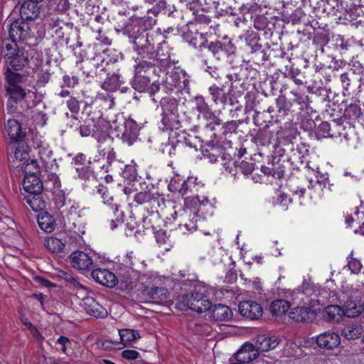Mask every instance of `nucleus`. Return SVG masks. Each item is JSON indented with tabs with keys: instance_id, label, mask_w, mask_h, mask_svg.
Listing matches in <instances>:
<instances>
[{
	"instance_id": "dca6fc26",
	"label": "nucleus",
	"mask_w": 364,
	"mask_h": 364,
	"mask_svg": "<svg viewBox=\"0 0 364 364\" xmlns=\"http://www.w3.org/2000/svg\"><path fill=\"white\" fill-rule=\"evenodd\" d=\"M259 353L255 346L251 343H246L237 351L232 360L237 363L247 364L256 359Z\"/></svg>"
},
{
	"instance_id": "37998d69",
	"label": "nucleus",
	"mask_w": 364,
	"mask_h": 364,
	"mask_svg": "<svg viewBox=\"0 0 364 364\" xmlns=\"http://www.w3.org/2000/svg\"><path fill=\"white\" fill-rule=\"evenodd\" d=\"M316 136L317 139L333 138L336 133L331 128L330 123L328 122H321L316 129Z\"/></svg>"
},
{
	"instance_id": "473e14b6",
	"label": "nucleus",
	"mask_w": 364,
	"mask_h": 364,
	"mask_svg": "<svg viewBox=\"0 0 364 364\" xmlns=\"http://www.w3.org/2000/svg\"><path fill=\"white\" fill-rule=\"evenodd\" d=\"M38 223L41 229L46 232H51L55 228V220L53 216L47 212L38 215Z\"/></svg>"
},
{
	"instance_id": "09e8293b",
	"label": "nucleus",
	"mask_w": 364,
	"mask_h": 364,
	"mask_svg": "<svg viewBox=\"0 0 364 364\" xmlns=\"http://www.w3.org/2000/svg\"><path fill=\"white\" fill-rule=\"evenodd\" d=\"M46 247L54 253L61 252L65 248V244L57 237H50L46 240Z\"/></svg>"
},
{
	"instance_id": "393cba45",
	"label": "nucleus",
	"mask_w": 364,
	"mask_h": 364,
	"mask_svg": "<svg viewBox=\"0 0 364 364\" xmlns=\"http://www.w3.org/2000/svg\"><path fill=\"white\" fill-rule=\"evenodd\" d=\"M181 127V122L178 114H161V125L159 128L164 132H171L178 129Z\"/></svg>"
},
{
	"instance_id": "79ce46f5",
	"label": "nucleus",
	"mask_w": 364,
	"mask_h": 364,
	"mask_svg": "<svg viewBox=\"0 0 364 364\" xmlns=\"http://www.w3.org/2000/svg\"><path fill=\"white\" fill-rule=\"evenodd\" d=\"M120 340L123 345L127 346L139 338V333L132 329H121L119 331Z\"/></svg>"
},
{
	"instance_id": "a18cd8bd",
	"label": "nucleus",
	"mask_w": 364,
	"mask_h": 364,
	"mask_svg": "<svg viewBox=\"0 0 364 364\" xmlns=\"http://www.w3.org/2000/svg\"><path fill=\"white\" fill-rule=\"evenodd\" d=\"M92 136L94 137L98 142H104L107 140L112 141L109 134L99 123L93 125V132Z\"/></svg>"
},
{
	"instance_id": "c9c22d12",
	"label": "nucleus",
	"mask_w": 364,
	"mask_h": 364,
	"mask_svg": "<svg viewBox=\"0 0 364 364\" xmlns=\"http://www.w3.org/2000/svg\"><path fill=\"white\" fill-rule=\"evenodd\" d=\"M117 284L120 289L129 292L136 287L137 279L133 278L129 274H124L119 279L117 278Z\"/></svg>"
},
{
	"instance_id": "20e7f679",
	"label": "nucleus",
	"mask_w": 364,
	"mask_h": 364,
	"mask_svg": "<svg viewBox=\"0 0 364 364\" xmlns=\"http://www.w3.org/2000/svg\"><path fill=\"white\" fill-rule=\"evenodd\" d=\"M245 41L248 48L249 61L259 65L268 60V57L259 43L260 38L258 33L251 31L245 36Z\"/></svg>"
},
{
	"instance_id": "72a5a7b5",
	"label": "nucleus",
	"mask_w": 364,
	"mask_h": 364,
	"mask_svg": "<svg viewBox=\"0 0 364 364\" xmlns=\"http://www.w3.org/2000/svg\"><path fill=\"white\" fill-rule=\"evenodd\" d=\"M273 134L267 128L259 129L252 139L257 146H267L270 144Z\"/></svg>"
},
{
	"instance_id": "f03ea898",
	"label": "nucleus",
	"mask_w": 364,
	"mask_h": 364,
	"mask_svg": "<svg viewBox=\"0 0 364 364\" xmlns=\"http://www.w3.org/2000/svg\"><path fill=\"white\" fill-rule=\"evenodd\" d=\"M1 55L5 59V69L7 68L15 71L21 70L27 62L23 49H20L15 42L6 39L1 46Z\"/></svg>"
},
{
	"instance_id": "f257e3e1",
	"label": "nucleus",
	"mask_w": 364,
	"mask_h": 364,
	"mask_svg": "<svg viewBox=\"0 0 364 364\" xmlns=\"http://www.w3.org/2000/svg\"><path fill=\"white\" fill-rule=\"evenodd\" d=\"M127 32L134 50L141 57L140 60L150 58L154 45L149 38L146 29L139 24H132L127 27Z\"/></svg>"
},
{
	"instance_id": "7c9ffc66",
	"label": "nucleus",
	"mask_w": 364,
	"mask_h": 364,
	"mask_svg": "<svg viewBox=\"0 0 364 364\" xmlns=\"http://www.w3.org/2000/svg\"><path fill=\"white\" fill-rule=\"evenodd\" d=\"M212 317L216 321H225L232 318V313L229 306L223 304L214 305L212 309Z\"/></svg>"
},
{
	"instance_id": "3c124183",
	"label": "nucleus",
	"mask_w": 364,
	"mask_h": 364,
	"mask_svg": "<svg viewBox=\"0 0 364 364\" xmlns=\"http://www.w3.org/2000/svg\"><path fill=\"white\" fill-rule=\"evenodd\" d=\"M14 158L18 162H27L30 160L29 152L27 147H24L23 145L21 146L20 144L15 149Z\"/></svg>"
},
{
	"instance_id": "ddd939ff",
	"label": "nucleus",
	"mask_w": 364,
	"mask_h": 364,
	"mask_svg": "<svg viewBox=\"0 0 364 364\" xmlns=\"http://www.w3.org/2000/svg\"><path fill=\"white\" fill-rule=\"evenodd\" d=\"M240 314L252 320L259 318L263 313L260 304L254 301H244L238 305Z\"/></svg>"
},
{
	"instance_id": "4468645a",
	"label": "nucleus",
	"mask_w": 364,
	"mask_h": 364,
	"mask_svg": "<svg viewBox=\"0 0 364 364\" xmlns=\"http://www.w3.org/2000/svg\"><path fill=\"white\" fill-rule=\"evenodd\" d=\"M316 343L319 348L332 350L340 345L341 338L338 334L329 331L318 335Z\"/></svg>"
},
{
	"instance_id": "5701e85b",
	"label": "nucleus",
	"mask_w": 364,
	"mask_h": 364,
	"mask_svg": "<svg viewBox=\"0 0 364 364\" xmlns=\"http://www.w3.org/2000/svg\"><path fill=\"white\" fill-rule=\"evenodd\" d=\"M23 186L28 194L41 193L43 188V182L38 176H24Z\"/></svg>"
},
{
	"instance_id": "69168bd1",
	"label": "nucleus",
	"mask_w": 364,
	"mask_h": 364,
	"mask_svg": "<svg viewBox=\"0 0 364 364\" xmlns=\"http://www.w3.org/2000/svg\"><path fill=\"white\" fill-rule=\"evenodd\" d=\"M304 14L301 9H297L293 11V13L289 16V21L292 23V24H297L301 22V18L304 17Z\"/></svg>"
},
{
	"instance_id": "0e129e2a",
	"label": "nucleus",
	"mask_w": 364,
	"mask_h": 364,
	"mask_svg": "<svg viewBox=\"0 0 364 364\" xmlns=\"http://www.w3.org/2000/svg\"><path fill=\"white\" fill-rule=\"evenodd\" d=\"M348 267L353 273L358 274L362 268V264L359 260L351 258L348 262Z\"/></svg>"
},
{
	"instance_id": "864d4df0",
	"label": "nucleus",
	"mask_w": 364,
	"mask_h": 364,
	"mask_svg": "<svg viewBox=\"0 0 364 364\" xmlns=\"http://www.w3.org/2000/svg\"><path fill=\"white\" fill-rule=\"evenodd\" d=\"M276 105L277 108L278 109L277 111L281 117H284L287 114L290 109V105L284 96L279 95L277 99Z\"/></svg>"
},
{
	"instance_id": "9b49d317",
	"label": "nucleus",
	"mask_w": 364,
	"mask_h": 364,
	"mask_svg": "<svg viewBox=\"0 0 364 364\" xmlns=\"http://www.w3.org/2000/svg\"><path fill=\"white\" fill-rule=\"evenodd\" d=\"M189 200L192 204L196 205L198 203H200V200L198 197L193 198L191 199L186 198V207L183 208L180 215L182 218H186V217H189V221L188 223H185L184 226L188 230H195L197 229L196 223L199 219V216L196 209H193L187 205Z\"/></svg>"
},
{
	"instance_id": "6e6d98bb",
	"label": "nucleus",
	"mask_w": 364,
	"mask_h": 364,
	"mask_svg": "<svg viewBox=\"0 0 364 364\" xmlns=\"http://www.w3.org/2000/svg\"><path fill=\"white\" fill-rule=\"evenodd\" d=\"M346 315L348 317H356L362 315L364 317V304L359 306L353 304V306H350V304L346 306Z\"/></svg>"
},
{
	"instance_id": "a878e982",
	"label": "nucleus",
	"mask_w": 364,
	"mask_h": 364,
	"mask_svg": "<svg viewBox=\"0 0 364 364\" xmlns=\"http://www.w3.org/2000/svg\"><path fill=\"white\" fill-rule=\"evenodd\" d=\"M5 129L9 138L14 141L21 140L24 136L21 126L16 119H9L5 125Z\"/></svg>"
},
{
	"instance_id": "e433bc0d",
	"label": "nucleus",
	"mask_w": 364,
	"mask_h": 364,
	"mask_svg": "<svg viewBox=\"0 0 364 364\" xmlns=\"http://www.w3.org/2000/svg\"><path fill=\"white\" fill-rule=\"evenodd\" d=\"M289 309V301L284 299L274 301L270 306V311L274 316H282L285 314Z\"/></svg>"
},
{
	"instance_id": "9d476101",
	"label": "nucleus",
	"mask_w": 364,
	"mask_h": 364,
	"mask_svg": "<svg viewBox=\"0 0 364 364\" xmlns=\"http://www.w3.org/2000/svg\"><path fill=\"white\" fill-rule=\"evenodd\" d=\"M39 3L31 0L23 1L19 9L21 19L23 21H32L38 18L40 14Z\"/></svg>"
},
{
	"instance_id": "de8ad7c7",
	"label": "nucleus",
	"mask_w": 364,
	"mask_h": 364,
	"mask_svg": "<svg viewBox=\"0 0 364 364\" xmlns=\"http://www.w3.org/2000/svg\"><path fill=\"white\" fill-rule=\"evenodd\" d=\"M8 85H19L18 83L23 82V76L18 73L12 71L11 68H7L4 73Z\"/></svg>"
},
{
	"instance_id": "ea45409f",
	"label": "nucleus",
	"mask_w": 364,
	"mask_h": 364,
	"mask_svg": "<svg viewBox=\"0 0 364 364\" xmlns=\"http://www.w3.org/2000/svg\"><path fill=\"white\" fill-rule=\"evenodd\" d=\"M149 12L152 13L154 15L156 16L159 14H162L164 15L171 16L174 11V6L171 5H167L166 2L164 0L159 1L156 4L149 10Z\"/></svg>"
},
{
	"instance_id": "338daca9",
	"label": "nucleus",
	"mask_w": 364,
	"mask_h": 364,
	"mask_svg": "<svg viewBox=\"0 0 364 364\" xmlns=\"http://www.w3.org/2000/svg\"><path fill=\"white\" fill-rule=\"evenodd\" d=\"M67 106L72 113H77L80 110V102L75 97H70L67 101Z\"/></svg>"
},
{
	"instance_id": "49530a36",
	"label": "nucleus",
	"mask_w": 364,
	"mask_h": 364,
	"mask_svg": "<svg viewBox=\"0 0 364 364\" xmlns=\"http://www.w3.org/2000/svg\"><path fill=\"white\" fill-rule=\"evenodd\" d=\"M362 116L361 109L358 105L350 104L345 109L343 117L350 120L359 119Z\"/></svg>"
},
{
	"instance_id": "603ef678",
	"label": "nucleus",
	"mask_w": 364,
	"mask_h": 364,
	"mask_svg": "<svg viewBox=\"0 0 364 364\" xmlns=\"http://www.w3.org/2000/svg\"><path fill=\"white\" fill-rule=\"evenodd\" d=\"M58 277L66 282L67 284H70L75 287H82L80 283L69 272L60 270L58 273Z\"/></svg>"
},
{
	"instance_id": "13d9d810",
	"label": "nucleus",
	"mask_w": 364,
	"mask_h": 364,
	"mask_svg": "<svg viewBox=\"0 0 364 364\" xmlns=\"http://www.w3.org/2000/svg\"><path fill=\"white\" fill-rule=\"evenodd\" d=\"M204 64L206 65V71L212 76V77L218 80L222 77L220 71L218 68L213 64H208L207 60H204Z\"/></svg>"
},
{
	"instance_id": "4c0bfd02",
	"label": "nucleus",
	"mask_w": 364,
	"mask_h": 364,
	"mask_svg": "<svg viewBox=\"0 0 364 364\" xmlns=\"http://www.w3.org/2000/svg\"><path fill=\"white\" fill-rule=\"evenodd\" d=\"M16 167H21L24 173V176H38L40 168L36 159H30L27 162L16 164Z\"/></svg>"
},
{
	"instance_id": "8fccbe9b",
	"label": "nucleus",
	"mask_w": 364,
	"mask_h": 364,
	"mask_svg": "<svg viewBox=\"0 0 364 364\" xmlns=\"http://www.w3.org/2000/svg\"><path fill=\"white\" fill-rule=\"evenodd\" d=\"M329 41V35L328 33L325 30H318L315 32L313 42L314 44L319 46L322 48V51H323V48L328 43Z\"/></svg>"
},
{
	"instance_id": "7ed1b4c3",
	"label": "nucleus",
	"mask_w": 364,
	"mask_h": 364,
	"mask_svg": "<svg viewBox=\"0 0 364 364\" xmlns=\"http://www.w3.org/2000/svg\"><path fill=\"white\" fill-rule=\"evenodd\" d=\"M114 129L117 132V136L128 145H132L138 138L139 128L138 124L131 119H117L114 122Z\"/></svg>"
},
{
	"instance_id": "680f3d73",
	"label": "nucleus",
	"mask_w": 364,
	"mask_h": 364,
	"mask_svg": "<svg viewBox=\"0 0 364 364\" xmlns=\"http://www.w3.org/2000/svg\"><path fill=\"white\" fill-rule=\"evenodd\" d=\"M151 194L146 191H141L134 195V200L138 204H142L151 200Z\"/></svg>"
},
{
	"instance_id": "a211bd4d",
	"label": "nucleus",
	"mask_w": 364,
	"mask_h": 364,
	"mask_svg": "<svg viewBox=\"0 0 364 364\" xmlns=\"http://www.w3.org/2000/svg\"><path fill=\"white\" fill-rule=\"evenodd\" d=\"M141 294L157 304L166 300L169 294L168 291L166 288L156 286H144L141 290Z\"/></svg>"
},
{
	"instance_id": "052dcab7",
	"label": "nucleus",
	"mask_w": 364,
	"mask_h": 364,
	"mask_svg": "<svg viewBox=\"0 0 364 364\" xmlns=\"http://www.w3.org/2000/svg\"><path fill=\"white\" fill-rule=\"evenodd\" d=\"M37 84L41 86H44L48 82L50 77V73L48 70H41L37 75Z\"/></svg>"
},
{
	"instance_id": "bb28decb",
	"label": "nucleus",
	"mask_w": 364,
	"mask_h": 364,
	"mask_svg": "<svg viewBox=\"0 0 364 364\" xmlns=\"http://www.w3.org/2000/svg\"><path fill=\"white\" fill-rule=\"evenodd\" d=\"M284 145L286 146L285 150H287L288 161H291V164L302 162L304 155L299 144H296L290 140L286 141Z\"/></svg>"
},
{
	"instance_id": "39448f33",
	"label": "nucleus",
	"mask_w": 364,
	"mask_h": 364,
	"mask_svg": "<svg viewBox=\"0 0 364 364\" xmlns=\"http://www.w3.org/2000/svg\"><path fill=\"white\" fill-rule=\"evenodd\" d=\"M107 65L108 63H105L103 56L98 53L93 58L84 60L82 70L87 77L102 79L108 75L107 70Z\"/></svg>"
},
{
	"instance_id": "f8f14e48",
	"label": "nucleus",
	"mask_w": 364,
	"mask_h": 364,
	"mask_svg": "<svg viewBox=\"0 0 364 364\" xmlns=\"http://www.w3.org/2000/svg\"><path fill=\"white\" fill-rule=\"evenodd\" d=\"M92 279L100 284L112 288L116 286L117 277L107 269L97 268L91 272Z\"/></svg>"
},
{
	"instance_id": "4d7b16f0",
	"label": "nucleus",
	"mask_w": 364,
	"mask_h": 364,
	"mask_svg": "<svg viewBox=\"0 0 364 364\" xmlns=\"http://www.w3.org/2000/svg\"><path fill=\"white\" fill-rule=\"evenodd\" d=\"M301 291L308 296H311L313 294L317 295L318 288L314 284L304 282L302 285L300 287Z\"/></svg>"
},
{
	"instance_id": "774afa93",
	"label": "nucleus",
	"mask_w": 364,
	"mask_h": 364,
	"mask_svg": "<svg viewBox=\"0 0 364 364\" xmlns=\"http://www.w3.org/2000/svg\"><path fill=\"white\" fill-rule=\"evenodd\" d=\"M39 156L43 161L48 162V161L53 158V151L48 148H41L39 149Z\"/></svg>"
},
{
	"instance_id": "4be33fe9",
	"label": "nucleus",
	"mask_w": 364,
	"mask_h": 364,
	"mask_svg": "<svg viewBox=\"0 0 364 364\" xmlns=\"http://www.w3.org/2000/svg\"><path fill=\"white\" fill-rule=\"evenodd\" d=\"M82 301L85 309L88 314L96 318H105L107 316V309L92 297H85Z\"/></svg>"
},
{
	"instance_id": "2eb2a0df",
	"label": "nucleus",
	"mask_w": 364,
	"mask_h": 364,
	"mask_svg": "<svg viewBox=\"0 0 364 364\" xmlns=\"http://www.w3.org/2000/svg\"><path fill=\"white\" fill-rule=\"evenodd\" d=\"M70 261L73 268L81 271L90 269L93 264L92 258L82 251H75L71 253Z\"/></svg>"
},
{
	"instance_id": "6ab92c4d",
	"label": "nucleus",
	"mask_w": 364,
	"mask_h": 364,
	"mask_svg": "<svg viewBox=\"0 0 364 364\" xmlns=\"http://www.w3.org/2000/svg\"><path fill=\"white\" fill-rule=\"evenodd\" d=\"M21 20L19 22L18 20L14 21L9 28V37L11 38L10 42H16L18 41H22L26 38L28 34L29 27L27 23Z\"/></svg>"
},
{
	"instance_id": "412c9836",
	"label": "nucleus",
	"mask_w": 364,
	"mask_h": 364,
	"mask_svg": "<svg viewBox=\"0 0 364 364\" xmlns=\"http://www.w3.org/2000/svg\"><path fill=\"white\" fill-rule=\"evenodd\" d=\"M7 94L9 95L8 107L14 110L18 102L24 100L26 93L25 90L20 85H7L6 87Z\"/></svg>"
},
{
	"instance_id": "b1692460",
	"label": "nucleus",
	"mask_w": 364,
	"mask_h": 364,
	"mask_svg": "<svg viewBox=\"0 0 364 364\" xmlns=\"http://www.w3.org/2000/svg\"><path fill=\"white\" fill-rule=\"evenodd\" d=\"M208 91L213 101L215 104L226 105L230 97V91H225V85H222L219 87L216 85H213L209 87Z\"/></svg>"
},
{
	"instance_id": "f3484780",
	"label": "nucleus",
	"mask_w": 364,
	"mask_h": 364,
	"mask_svg": "<svg viewBox=\"0 0 364 364\" xmlns=\"http://www.w3.org/2000/svg\"><path fill=\"white\" fill-rule=\"evenodd\" d=\"M280 341L281 340L276 336L258 335L256 337L255 346H254L258 352H267L274 349L279 344Z\"/></svg>"
},
{
	"instance_id": "c03bdc74",
	"label": "nucleus",
	"mask_w": 364,
	"mask_h": 364,
	"mask_svg": "<svg viewBox=\"0 0 364 364\" xmlns=\"http://www.w3.org/2000/svg\"><path fill=\"white\" fill-rule=\"evenodd\" d=\"M168 188L170 191L178 192L181 196L186 194L189 188L187 181L180 178L172 179Z\"/></svg>"
},
{
	"instance_id": "1a4fd4ad",
	"label": "nucleus",
	"mask_w": 364,
	"mask_h": 364,
	"mask_svg": "<svg viewBox=\"0 0 364 364\" xmlns=\"http://www.w3.org/2000/svg\"><path fill=\"white\" fill-rule=\"evenodd\" d=\"M183 40L199 50L205 48L208 39L205 36L198 32V30L194 25L189 26L187 30L183 34Z\"/></svg>"
},
{
	"instance_id": "cd10ccee",
	"label": "nucleus",
	"mask_w": 364,
	"mask_h": 364,
	"mask_svg": "<svg viewBox=\"0 0 364 364\" xmlns=\"http://www.w3.org/2000/svg\"><path fill=\"white\" fill-rule=\"evenodd\" d=\"M343 314L342 308L337 305H329L322 311L323 318L326 322L338 321Z\"/></svg>"
},
{
	"instance_id": "2f4dec72",
	"label": "nucleus",
	"mask_w": 364,
	"mask_h": 364,
	"mask_svg": "<svg viewBox=\"0 0 364 364\" xmlns=\"http://www.w3.org/2000/svg\"><path fill=\"white\" fill-rule=\"evenodd\" d=\"M183 76H184V71L182 70L167 73L166 80H164L165 86L170 90H172L173 88H178L179 86H181V80Z\"/></svg>"
},
{
	"instance_id": "c85d7f7f",
	"label": "nucleus",
	"mask_w": 364,
	"mask_h": 364,
	"mask_svg": "<svg viewBox=\"0 0 364 364\" xmlns=\"http://www.w3.org/2000/svg\"><path fill=\"white\" fill-rule=\"evenodd\" d=\"M23 200L35 212L43 210L46 208V201L41 193H30L23 197Z\"/></svg>"
},
{
	"instance_id": "423d86ee",
	"label": "nucleus",
	"mask_w": 364,
	"mask_h": 364,
	"mask_svg": "<svg viewBox=\"0 0 364 364\" xmlns=\"http://www.w3.org/2000/svg\"><path fill=\"white\" fill-rule=\"evenodd\" d=\"M181 303L192 311L198 313L210 310L212 306L210 301L205 296L200 289H194L193 292L183 295L181 298Z\"/></svg>"
},
{
	"instance_id": "a19ab883",
	"label": "nucleus",
	"mask_w": 364,
	"mask_h": 364,
	"mask_svg": "<svg viewBox=\"0 0 364 364\" xmlns=\"http://www.w3.org/2000/svg\"><path fill=\"white\" fill-rule=\"evenodd\" d=\"M196 109L197 111L202 114L204 117L211 119L213 112L210 111L205 98L203 96H196L194 98Z\"/></svg>"
},
{
	"instance_id": "5fc2aeb1",
	"label": "nucleus",
	"mask_w": 364,
	"mask_h": 364,
	"mask_svg": "<svg viewBox=\"0 0 364 364\" xmlns=\"http://www.w3.org/2000/svg\"><path fill=\"white\" fill-rule=\"evenodd\" d=\"M206 48L211 52L213 56H217L218 58H219L223 49H225V47H223V43L219 41L208 42L205 46V48Z\"/></svg>"
},
{
	"instance_id": "c756f323",
	"label": "nucleus",
	"mask_w": 364,
	"mask_h": 364,
	"mask_svg": "<svg viewBox=\"0 0 364 364\" xmlns=\"http://www.w3.org/2000/svg\"><path fill=\"white\" fill-rule=\"evenodd\" d=\"M363 332V326L359 323H352L345 326L342 330L343 336L348 340L358 338Z\"/></svg>"
},
{
	"instance_id": "6e6552de",
	"label": "nucleus",
	"mask_w": 364,
	"mask_h": 364,
	"mask_svg": "<svg viewBox=\"0 0 364 364\" xmlns=\"http://www.w3.org/2000/svg\"><path fill=\"white\" fill-rule=\"evenodd\" d=\"M151 63H146L145 61L139 60V63L135 67V75L132 80V87L134 90L142 92L146 91L150 84L149 77L145 73L151 70Z\"/></svg>"
},
{
	"instance_id": "0eeeda50",
	"label": "nucleus",
	"mask_w": 364,
	"mask_h": 364,
	"mask_svg": "<svg viewBox=\"0 0 364 364\" xmlns=\"http://www.w3.org/2000/svg\"><path fill=\"white\" fill-rule=\"evenodd\" d=\"M153 55L150 56V58L146 60H141L145 61L146 63H151V69L154 66H158L161 70H166V68H170L173 63V61L171 59V48L165 43H160L158 46L157 50L155 51L153 48Z\"/></svg>"
},
{
	"instance_id": "58836bf2",
	"label": "nucleus",
	"mask_w": 364,
	"mask_h": 364,
	"mask_svg": "<svg viewBox=\"0 0 364 364\" xmlns=\"http://www.w3.org/2000/svg\"><path fill=\"white\" fill-rule=\"evenodd\" d=\"M107 75H109V74ZM121 84L122 80H120L119 75L116 73H113L107 77L102 85V87L107 91L112 92L118 89Z\"/></svg>"
},
{
	"instance_id": "f704fd0d",
	"label": "nucleus",
	"mask_w": 364,
	"mask_h": 364,
	"mask_svg": "<svg viewBox=\"0 0 364 364\" xmlns=\"http://www.w3.org/2000/svg\"><path fill=\"white\" fill-rule=\"evenodd\" d=\"M160 105L162 109L161 114H178V102L176 99L171 97H163L160 101Z\"/></svg>"
},
{
	"instance_id": "e2e57ef3",
	"label": "nucleus",
	"mask_w": 364,
	"mask_h": 364,
	"mask_svg": "<svg viewBox=\"0 0 364 364\" xmlns=\"http://www.w3.org/2000/svg\"><path fill=\"white\" fill-rule=\"evenodd\" d=\"M289 76L291 79L294 80L296 84L297 85H301L304 83V77H301L300 75V70L297 68H294V67H291L289 73Z\"/></svg>"
},
{
	"instance_id": "bf43d9fd",
	"label": "nucleus",
	"mask_w": 364,
	"mask_h": 364,
	"mask_svg": "<svg viewBox=\"0 0 364 364\" xmlns=\"http://www.w3.org/2000/svg\"><path fill=\"white\" fill-rule=\"evenodd\" d=\"M97 100L102 101L104 106L108 109H111L114 105V97H112L109 93L100 94L97 97Z\"/></svg>"
},
{
	"instance_id": "aec40b11",
	"label": "nucleus",
	"mask_w": 364,
	"mask_h": 364,
	"mask_svg": "<svg viewBox=\"0 0 364 364\" xmlns=\"http://www.w3.org/2000/svg\"><path fill=\"white\" fill-rule=\"evenodd\" d=\"M289 317L296 322H311L316 317V313L309 307H296L290 311Z\"/></svg>"
}]
</instances>
